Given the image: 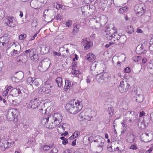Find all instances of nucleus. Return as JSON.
I'll use <instances>...</instances> for the list:
<instances>
[{"label":"nucleus","instance_id":"nucleus-9","mask_svg":"<svg viewBox=\"0 0 153 153\" xmlns=\"http://www.w3.org/2000/svg\"><path fill=\"white\" fill-rule=\"evenodd\" d=\"M129 83L126 81H122L120 82L119 87V90L121 93L126 92L130 89Z\"/></svg>","mask_w":153,"mask_h":153},{"label":"nucleus","instance_id":"nucleus-4","mask_svg":"<svg viewBox=\"0 0 153 153\" xmlns=\"http://www.w3.org/2000/svg\"><path fill=\"white\" fill-rule=\"evenodd\" d=\"M51 63V61L48 59L45 58L39 63L38 68L40 71H45L48 69Z\"/></svg>","mask_w":153,"mask_h":153},{"label":"nucleus","instance_id":"nucleus-22","mask_svg":"<svg viewBox=\"0 0 153 153\" xmlns=\"http://www.w3.org/2000/svg\"><path fill=\"white\" fill-rule=\"evenodd\" d=\"M107 85L108 86L111 87L114 86L115 83L114 82V79L111 78V77H108L106 81Z\"/></svg>","mask_w":153,"mask_h":153},{"label":"nucleus","instance_id":"nucleus-35","mask_svg":"<svg viewBox=\"0 0 153 153\" xmlns=\"http://www.w3.org/2000/svg\"><path fill=\"white\" fill-rule=\"evenodd\" d=\"M33 49L31 50H27L24 51L22 53L23 55L24 56H26L27 57V59H28V56H30L31 53H33Z\"/></svg>","mask_w":153,"mask_h":153},{"label":"nucleus","instance_id":"nucleus-1","mask_svg":"<svg viewBox=\"0 0 153 153\" xmlns=\"http://www.w3.org/2000/svg\"><path fill=\"white\" fill-rule=\"evenodd\" d=\"M81 107L80 102H77L74 100H71L66 104L65 109L67 112L70 114H75L81 110Z\"/></svg>","mask_w":153,"mask_h":153},{"label":"nucleus","instance_id":"nucleus-19","mask_svg":"<svg viewBox=\"0 0 153 153\" xmlns=\"http://www.w3.org/2000/svg\"><path fill=\"white\" fill-rule=\"evenodd\" d=\"M133 100L136 102L140 103L143 100V97L142 94H138L134 97Z\"/></svg>","mask_w":153,"mask_h":153},{"label":"nucleus","instance_id":"nucleus-18","mask_svg":"<svg viewBox=\"0 0 153 153\" xmlns=\"http://www.w3.org/2000/svg\"><path fill=\"white\" fill-rule=\"evenodd\" d=\"M146 48L141 46L140 45H138L136 48V51L137 53L138 54H142L146 53Z\"/></svg>","mask_w":153,"mask_h":153},{"label":"nucleus","instance_id":"nucleus-6","mask_svg":"<svg viewBox=\"0 0 153 153\" xmlns=\"http://www.w3.org/2000/svg\"><path fill=\"white\" fill-rule=\"evenodd\" d=\"M92 141L95 142L99 143V145L97 146L98 148L99 149L98 151H97V153H99L101 152L102 150V146L104 145V139L100 136H96L93 137Z\"/></svg>","mask_w":153,"mask_h":153},{"label":"nucleus","instance_id":"nucleus-51","mask_svg":"<svg viewBox=\"0 0 153 153\" xmlns=\"http://www.w3.org/2000/svg\"><path fill=\"white\" fill-rule=\"evenodd\" d=\"M27 36L26 34H21L19 36V38L20 40H23Z\"/></svg>","mask_w":153,"mask_h":153},{"label":"nucleus","instance_id":"nucleus-60","mask_svg":"<svg viewBox=\"0 0 153 153\" xmlns=\"http://www.w3.org/2000/svg\"><path fill=\"white\" fill-rule=\"evenodd\" d=\"M96 64H93L91 67V71H93V70H94L95 69L96 66Z\"/></svg>","mask_w":153,"mask_h":153},{"label":"nucleus","instance_id":"nucleus-5","mask_svg":"<svg viewBox=\"0 0 153 153\" xmlns=\"http://www.w3.org/2000/svg\"><path fill=\"white\" fill-rule=\"evenodd\" d=\"M18 111L16 109H12L8 111L6 118L9 121L16 122L17 121Z\"/></svg>","mask_w":153,"mask_h":153},{"label":"nucleus","instance_id":"nucleus-11","mask_svg":"<svg viewBox=\"0 0 153 153\" xmlns=\"http://www.w3.org/2000/svg\"><path fill=\"white\" fill-rule=\"evenodd\" d=\"M144 10L142 4L136 5L135 7L134 10L136 14L138 16H140L143 14Z\"/></svg>","mask_w":153,"mask_h":153},{"label":"nucleus","instance_id":"nucleus-16","mask_svg":"<svg viewBox=\"0 0 153 153\" xmlns=\"http://www.w3.org/2000/svg\"><path fill=\"white\" fill-rule=\"evenodd\" d=\"M27 60V57L26 56H24L22 53L18 56L16 59L17 64L19 65L21 63L26 61Z\"/></svg>","mask_w":153,"mask_h":153},{"label":"nucleus","instance_id":"nucleus-8","mask_svg":"<svg viewBox=\"0 0 153 153\" xmlns=\"http://www.w3.org/2000/svg\"><path fill=\"white\" fill-rule=\"evenodd\" d=\"M23 87L21 86H18L16 87V88H14L12 90L10 91V93L13 96H17L18 95H20L21 94H23L24 92V91H22ZM25 91L27 92V91L26 89H24Z\"/></svg>","mask_w":153,"mask_h":153},{"label":"nucleus","instance_id":"nucleus-17","mask_svg":"<svg viewBox=\"0 0 153 153\" xmlns=\"http://www.w3.org/2000/svg\"><path fill=\"white\" fill-rule=\"evenodd\" d=\"M108 78V74L106 73H104L102 75L100 76L97 79V81L100 83H104L106 82L107 79Z\"/></svg>","mask_w":153,"mask_h":153},{"label":"nucleus","instance_id":"nucleus-24","mask_svg":"<svg viewBox=\"0 0 153 153\" xmlns=\"http://www.w3.org/2000/svg\"><path fill=\"white\" fill-rule=\"evenodd\" d=\"M89 23L91 25H94V28H97L98 26L99 25L97 20L95 18L91 19L89 21Z\"/></svg>","mask_w":153,"mask_h":153},{"label":"nucleus","instance_id":"nucleus-20","mask_svg":"<svg viewBox=\"0 0 153 153\" xmlns=\"http://www.w3.org/2000/svg\"><path fill=\"white\" fill-rule=\"evenodd\" d=\"M52 13L53 12L50 9L45 10L44 12L43 17L45 19L50 17Z\"/></svg>","mask_w":153,"mask_h":153},{"label":"nucleus","instance_id":"nucleus-23","mask_svg":"<svg viewBox=\"0 0 153 153\" xmlns=\"http://www.w3.org/2000/svg\"><path fill=\"white\" fill-rule=\"evenodd\" d=\"M7 99L8 101L10 104L14 105L16 104V100H14L13 96L10 93V95L7 97Z\"/></svg>","mask_w":153,"mask_h":153},{"label":"nucleus","instance_id":"nucleus-50","mask_svg":"<svg viewBox=\"0 0 153 153\" xmlns=\"http://www.w3.org/2000/svg\"><path fill=\"white\" fill-rule=\"evenodd\" d=\"M37 20L36 19H34L33 20L31 24L32 27H35L37 25Z\"/></svg>","mask_w":153,"mask_h":153},{"label":"nucleus","instance_id":"nucleus-32","mask_svg":"<svg viewBox=\"0 0 153 153\" xmlns=\"http://www.w3.org/2000/svg\"><path fill=\"white\" fill-rule=\"evenodd\" d=\"M65 84L64 87V90L67 91L71 87V82L70 80L66 79L65 81Z\"/></svg>","mask_w":153,"mask_h":153},{"label":"nucleus","instance_id":"nucleus-57","mask_svg":"<svg viewBox=\"0 0 153 153\" xmlns=\"http://www.w3.org/2000/svg\"><path fill=\"white\" fill-rule=\"evenodd\" d=\"M80 134V133L78 131H76L74 132L72 135V136L74 137V138H76Z\"/></svg>","mask_w":153,"mask_h":153},{"label":"nucleus","instance_id":"nucleus-55","mask_svg":"<svg viewBox=\"0 0 153 153\" xmlns=\"http://www.w3.org/2000/svg\"><path fill=\"white\" fill-rule=\"evenodd\" d=\"M16 51L15 49H13V51L11 52L10 53L11 55L12 56H13L15 54H18L20 52H16Z\"/></svg>","mask_w":153,"mask_h":153},{"label":"nucleus","instance_id":"nucleus-44","mask_svg":"<svg viewBox=\"0 0 153 153\" xmlns=\"http://www.w3.org/2000/svg\"><path fill=\"white\" fill-rule=\"evenodd\" d=\"M102 96L103 97L108 98L110 97V94L109 91H106L103 92L102 94Z\"/></svg>","mask_w":153,"mask_h":153},{"label":"nucleus","instance_id":"nucleus-61","mask_svg":"<svg viewBox=\"0 0 153 153\" xmlns=\"http://www.w3.org/2000/svg\"><path fill=\"white\" fill-rule=\"evenodd\" d=\"M123 122L121 124H122V126H123V128L125 127L124 129H123V131L124 130H125V131L126 130H125V129H126V124L125 123V122H124V120H123Z\"/></svg>","mask_w":153,"mask_h":153},{"label":"nucleus","instance_id":"nucleus-7","mask_svg":"<svg viewBox=\"0 0 153 153\" xmlns=\"http://www.w3.org/2000/svg\"><path fill=\"white\" fill-rule=\"evenodd\" d=\"M140 138L142 141L144 142H148L153 140V134L151 132L147 131L142 134Z\"/></svg>","mask_w":153,"mask_h":153},{"label":"nucleus","instance_id":"nucleus-38","mask_svg":"<svg viewBox=\"0 0 153 153\" xmlns=\"http://www.w3.org/2000/svg\"><path fill=\"white\" fill-rule=\"evenodd\" d=\"M126 31L128 33L131 34L134 32V29L131 25H129L126 27Z\"/></svg>","mask_w":153,"mask_h":153},{"label":"nucleus","instance_id":"nucleus-59","mask_svg":"<svg viewBox=\"0 0 153 153\" xmlns=\"http://www.w3.org/2000/svg\"><path fill=\"white\" fill-rule=\"evenodd\" d=\"M150 45L149 46V49L152 51H153V43H152L150 42Z\"/></svg>","mask_w":153,"mask_h":153},{"label":"nucleus","instance_id":"nucleus-53","mask_svg":"<svg viewBox=\"0 0 153 153\" xmlns=\"http://www.w3.org/2000/svg\"><path fill=\"white\" fill-rule=\"evenodd\" d=\"M119 40H116L115 39H114V43L115 44V45H119L120 47L121 46H122V43H121L120 42L118 41Z\"/></svg>","mask_w":153,"mask_h":153},{"label":"nucleus","instance_id":"nucleus-26","mask_svg":"<svg viewBox=\"0 0 153 153\" xmlns=\"http://www.w3.org/2000/svg\"><path fill=\"white\" fill-rule=\"evenodd\" d=\"M39 3L38 1L36 0H32L30 2V5L32 8L36 9L38 8Z\"/></svg>","mask_w":153,"mask_h":153},{"label":"nucleus","instance_id":"nucleus-2","mask_svg":"<svg viewBox=\"0 0 153 153\" xmlns=\"http://www.w3.org/2000/svg\"><path fill=\"white\" fill-rule=\"evenodd\" d=\"M62 117L60 113H56L54 115L50 116L49 125L48 127L52 128H55L62 122Z\"/></svg>","mask_w":153,"mask_h":153},{"label":"nucleus","instance_id":"nucleus-21","mask_svg":"<svg viewBox=\"0 0 153 153\" xmlns=\"http://www.w3.org/2000/svg\"><path fill=\"white\" fill-rule=\"evenodd\" d=\"M90 9V5H85L81 7V10L83 15H85L87 13H88V10Z\"/></svg>","mask_w":153,"mask_h":153},{"label":"nucleus","instance_id":"nucleus-12","mask_svg":"<svg viewBox=\"0 0 153 153\" xmlns=\"http://www.w3.org/2000/svg\"><path fill=\"white\" fill-rule=\"evenodd\" d=\"M9 39L7 35H5L0 38V46H6L9 42Z\"/></svg>","mask_w":153,"mask_h":153},{"label":"nucleus","instance_id":"nucleus-63","mask_svg":"<svg viewBox=\"0 0 153 153\" xmlns=\"http://www.w3.org/2000/svg\"><path fill=\"white\" fill-rule=\"evenodd\" d=\"M52 149L53 150V153L58 152V150L56 146L54 147Z\"/></svg>","mask_w":153,"mask_h":153},{"label":"nucleus","instance_id":"nucleus-64","mask_svg":"<svg viewBox=\"0 0 153 153\" xmlns=\"http://www.w3.org/2000/svg\"><path fill=\"white\" fill-rule=\"evenodd\" d=\"M153 149L152 147L150 148L149 150L146 151L145 153H150L152 151Z\"/></svg>","mask_w":153,"mask_h":153},{"label":"nucleus","instance_id":"nucleus-3","mask_svg":"<svg viewBox=\"0 0 153 153\" xmlns=\"http://www.w3.org/2000/svg\"><path fill=\"white\" fill-rule=\"evenodd\" d=\"M54 87L53 86L51 82L49 80L46 81L44 84L41 85L39 88V92L49 94L53 91Z\"/></svg>","mask_w":153,"mask_h":153},{"label":"nucleus","instance_id":"nucleus-62","mask_svg":"<svg viewBox=\"0 0 153 153\" xmlns=\"http://www.w3.org/2000/svg\"><path fill=\"white\" fill-rule=\"evenodd\" d=\"M68 143V139L67 138L65 139L64 140H63L62 141V143L64 145H66Z\"/></svg>","mask_w":153,"mask_h":153},{"label":"nucleus","instance_id":"nucleus-28","mask_svg":"<svg viewBox=\"0 0 153 153\" xmlns=\"http://www.w3.org/2000/svg\"><path fill=\"white\" fill-rule=\"evenodd\" d=\"M11 46L14 48L13 49L16 51V52H20L21 49V47L20 45L18 43L16 44L14 42L12 43Z\"/></svg>","mask_w":153,"mask_h":153},{"label":"nucleus","instance_id":"nucleus-58","mask_svg":"<svg viewBox=\"0 0 153 153\" xmlns=\"http://www.w3.org/2000/svg\"><path fill=\"white\" fill-rule=\"evenodd\" d=\"M129 148L130 149L135 150L137 149V147L136 144H134L133 145L131 146Z\"/></svg>","mask_w":153,"mask_h":153},{"label":"nucleus","instance_id":"nucleus-10","mask_svg":"<svg viewBox=\"0 0 153 153\" xmlns=\"http://www.w3.org/2000/svg\"><path fill=\"white\" fill-rule=\"evenodd\" d=\"M109 27H107L105 30V36L108 40H113L114 33H115L116 30L113 28L109 30Z\"/></svg>","mask_w":153,"mask_h":153},{"label":"nucleus","instance_id":"nucleus-56","mask_svg":"<svg viewBox=\"0 0 153 153\" xmlns=\"http://www.w3.org/2000/svg\"><path fill=\"white\" fill-rule=\"evenodd\" d=\"M124 71L126 73H129L131 71L130 68L129 67H127L124 70Z\"/></svg>","mask_w":153,"mask_h":153},{"label":"nucleus","instance_id":"nucleus-42","mask_svg":"<svg viewBox=\"0 0 153 153\" xmlns=\"http://www.w3.org/2000/svg\"><path fill=\"white\" fill-rule=\"evenodd\" d=\"M121 35L119 34H117L116 31L115 33H114V36H113V40H114V39H116V40H119L120 38L121 37Z\"/></svg>","mask_w":153,"mask_h":153},{"label":"nucleus","instance_id":"nucleus-41","mask_svg":"<svg viewBox=\"0 0 153 153\" xmlns=\"http://www.w3.org/2000/svg\"><path fill=\"white\" fill-rule=\"evenodd\" d=\"M127 10V7H124L119 9V13H124Z\"/></svg>","mask_w":153,"mask_h":153},{"label":"nucleus","instance_id":"nucleus-54","mask_svg":"<svg viewBox=\"0 0 153 153\" xmlns=\"http://www.w3.org/2000/svg\"><path fill=\"white\" fill-rule=\"evenodd\" d=\"M42 148L43 149L44 151H48L49 150V147L48 146V145H45L43 146H42Z\"/></svg>","mask_w":153,"mask_h":153},{"label":"nucleus","instance_id":"nucleus-49","mask_svg":"<svg viewBox=\"0 0 153 153\" xmlns=\"http://www.w3.org/2000/svg\"><path fill=\"white\" fill-rule=\"evenodd\" d=\"M130 137H131L132 138L131 140H130V139L129 138H128L127 140L128 142L131 143V142H133L134 141V136L133 135H131L130 136Z\"/></svg>","mask_w":153,"mask_h":153},{"label":"nucleus","instance_id":"nucleus-37","mask_svg":"<svg viewBox=\"0 0 153 153\" xmlns=\"http://www.w3.org/2000/svg\"><path fill=\"white\" fill-rule=\"evenodd\" d=\"M40 53L41 54L47 53L48 51V48L45 46H43L42 47H40Z\"/></svg>","mask_w":153,"mask_h":153},{"label":"nucleus","instance_id":"nucleus-46","mask_svg":"<svg viewBox=\"0 0 153 153\" xmlns=\"http://www.w3.org/2000/svg\"><path fill=\"white\" fill-rule=\"evenodd\" d=\"M12 80L14 82H18L19 80L18 79V77L16 75L15 76H13L11 77Z\"/></svg>","mask_w":153,"mask_h":153},{"label":"nucleus","instance_id":"nucleus-29","mask_svg":"<svg viewBox=\"0 0 153 153\" xmlns=\"http://www.w3.org/2000/svg\"><path fill=\"white\" fill-rule=\"evenodd\" d=\"M95 56L92 53H89L85 57V59L89 61H93L95 59Z\"/></svg>","mask_w":153,"mask_h":153},{"label":"nucleus","instance_id":"nucleus-27","mask_svg":"<svg viewBox=\"0 0 153 153\" xmlns=\"http://www.w3.org/2000/svg\"><path fill=\"white\" fill-rule=\"evenodd\" d=\"M78 118L81 120L85 119L87 120H90V119L89 118L88 115L85 114L84 112H82L80 113L78 116Z\"/></svg>","mask_w":153,"mask_h":153},{"label":"nucleus","instance_id":"nucleus-13","mask_svg":"<svg viewBox=\"0 0 153 153\" xmlns=\"http://www.w3.org/2000/svg\"><path fill=\"white\" fill-rule=\"evenodd\" d=\"M82 45L84 46V49L88 50L92 45V43L89 39H83L82 42Z\"/></svg>","mask_w":153,"mask_h":153},{"label":"nucleus","instance_id":"nucleus-45","mask_svg":"<svg viewBox=\"0 0 153 153\" xmlns=\"http://www.w3.org/2000/svg\"><path fill=\"white\" fill-rule=\"evenodd\" d=\"M147 41L145 40H143L141 41V44L140 45L141 46H143V47L146 48H147Z\"/></svg>","mask_w":153,"mask_h":153},{"label":"nucleus","instance_id":"nucleus-31","mask_svg":"<svg viewBox=\"0 0 153 153\" xmlns=\"http://www.w3.org/2000/svg\"><path fill=\"white\" fill-rule=\"evenodd\" d=\"M31 60L35 61H36L38 59V56L36 54V53L33 52L29 56Z\"/></svg>","mask_w":153,"mask_h":153},{"label":"nucleus","instance_id":"nucleus-14","mask_svg":"<svg viewBox=\"0 0 153 153\" xmlns=\"http://www.w3.org/2000/svg\"><path fill=\"white\" fill-rule=\"evenodd\" d=\"M6 19L8 20L7 24L8 25H9L10 27H12L16 25L17 22L14 17L9 16H6Z\"/></svg>","mask_w":153,"mask_h":153},{"label":"nucleus","instance_id":"nucleus-39","mask_svg":"<svg viewBox=\"0 0 153 153\" xmlns=\"http://www.w3.org/2000/svg\"><path fill=\"white\" fill-rule=\"evenodd\" d=\"M7 143L8 141L7 140H4L2 142H0V145L2 148H4L6 149L8 148V146L7 145Z\"/></svg>","mask_w":153,"mask_h":153},{"label":"nucleus","instance_id":"nucleus-36","mask_svg":"<svg viewBox=\"0 0 153 153\" xmlns=\"http://www.w3.org/2000/svg\"><path fill=\"white\" fill-rule=\"evenodd\" d=\"M72 70H73L74 72H72V74H76V76L78 77L79 78H81L82 77V75L80 74L79 73V71H77L76 70H75L74 68V67L72 66Z\"/></svg>","mask_w":153,"mask_h":153},{"label":"nucleus","instance_id":"nucleus-30","mask_svg":"<svg viewBox=\"0 0 153 153\" xmlns=\"http://www.w3.org/2000/svg\"><path fill=\"white\" fill-rule=\"evenodd\" d=\"M50 116L47 118H43L41 120V123L42 125L46 127H47V125L48 124V121H50Z\"/></svg>","mask_w":153,"mask_h":153},{"label":"nucleus","instance_id":"nucleus-25","mask_svg":"<svg viewBox=\"0 0 153 153\" xmlns=\"http://www.w3.org/2000/svg\"><path fill=\"white\" fill-rule=\"evenodd\" d=\"M73 26L74 28L71 33L73 35H75L78 32L79 29L80 27V25H76V24H74Z\"/></svg>","mask_w":153,"mask_h":153},{"label":"nucleus","instance_id":"nucleus-48","mask_svg":"<svg viewBox=\"0 0 153 153\" xmlns=\"http://www.w3.org/2000/svg\"><path fill=\"white\" fill-rule=\"evenodd\" d=\"M39 112L42 113V114H46V111H45L46 110V109L45 108H42L41 107H40V108H39Z\"/></svg>","mask_w":153,"mask_h":153},{"label":"nucleus","instance_id":"nucleus-34","mask_svg":"<svg viewBox=\"0 0 153 153\" xmlns=\"http://www.w3.org/2000/svg\"><path fill=\"white\" fill-rule=\"evenodd\" d=\"M15 75L17 77L18 79L19 80H22L24 76V74L21 71L16 72V73Z\"/></svg>","mask_w":153,"mask_h":153},{"label":"nucleus","instance_id":"nucleus-40","mask_svg":"<svg viewBox=\"0 0 153 153\" xmlns=\"http://www.w3.org/2000/svg\"><path fill=\"white\" fill-rule=\"evenodd\" d=\"M31 85L33 87H37L39 85V83L37 81L36 79H33V81Z\"/></svg>","mask_w":153,"mask_h":153},{"label":"nucleus","instance_id":"nucleus-52","mask_svg":"<svg viewBox=\"0 0 153 153\" xmlns=\"http://www.w3.org/2000/svg\"><path fill=\"white\" fill-rule=\"evenodd\" d=\"M66 25L67 26L70 27L71 26L72 24V21L71 20H68L66 21L65 22Z\"/></svg>","mask_w":153,"mask_h":153},{"label":"nucleus","instance_id":"nucleus-47","mask_svg":"<svg viewBox=\"0 0 153 153\" xmlns=\"http://www.w3.org/2000/svg\"><path fill=\"white\" fill-rule=\"evenodd\" d=\"M33 78L32 77H29L28 78L27 80V83L31 85H32L31 83L33 81Z\"/></svg>","mask_w":153,"mask_h":153},{"label":"nucleus","instance_id":"nucleus-15","mask_svg":"<svg viewBox=\"0 0 153 153\" xmlns=\"http://www.w3.org/2000/svg\"><path fill=\"white\" fill-rule=\"evenodd\" d=\"M40 103H41V102H39V99L35 98L33 99L30 101L29 105H30V107L31 108L34 109L38 107Z\"/></svg>","mask_w":153,"mask_h":153},{"label":"nucleus","instance_id":"nucleus-33","mask_svg":"<svg viewBox=\"0 0 153 153\" xmlns=\"http://www.w3.org/2000/svg\"><path fill=\"white\" fill-rule=\"evenodd\" d=\"M56 82L59 87H61L62 86V78L60 77H57L56 80Z\"/></svg>","mask_w":153,"mask_h":153},{"label":"nucleus","instance_id":"nucleus-43","mask_svg":"<svg viewBox=\"0 0 153 153\" xmlns=\"http://www.w3.org/2000/svg\"><path fill=\"white\" fill-rule=\"evenodd\" d=\"M141 58L140 56H134L133 57L132 59L134 62H137L139 61Z\"/></svg>","mask_w":153,"mask_h":153}]
</instances>
